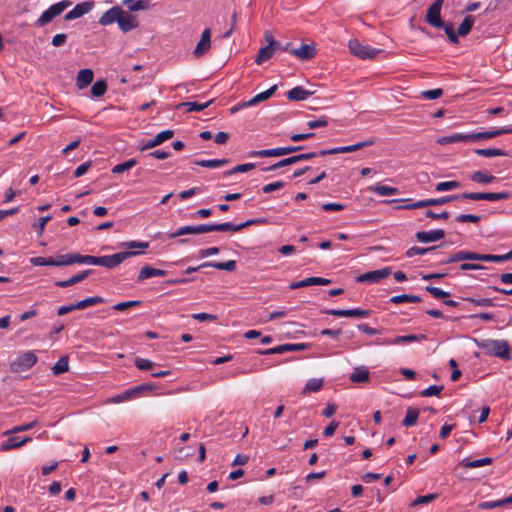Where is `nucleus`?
I'll list each match as a JSON object with an SVG mask.
<instances>
[{
  "instance_id": "obj_64",
  "label": "nucleus",
  "mask_w": 512,
  "mask_h": 512,
  "mask_svg": "<svg viewBox=\"0 0 512 512\" xmlns=\"http://www.w3.org/2000/svg\"><path fill=\"white\" fill-rule=\"evenodd\" d=\"M421 95L425 99H438L443 95V90L440 88L432 89V90H425L421 92Z\"/></svg>"
},
{
  "instance_id": "obj_4",
  "label": "nucleus",
  "mask_w": 512,
  "mask_h": 512,
  "mask_svg": "<svg viewBox=\"0 0 512 512\" xmlns=\"http://www.w3.org/2000/svg\"><path fill=\"white\" fill-rule=\"evenodd\" d=\"M482 349H485L489 355L501 358L503 360H510V347L505 340H485L479 345Z\"/></svg>"
},
{
  "instance_id": "obj_26",
  "label": "nucleus",
  "mask_w": 512,
  "mask_h": 512,
  "mask_svg": "<svg viewBox=\"0 0 512 512\" xmlns=\"http://www.w3.org/2000/svg\"><path fill=\"white\" fill-rule=\"evenodd\" d=\"M331 283L330 279L322 278V277H308L298 282H292L289 285V288L294 290L302 287L312 286V285H328Z\"/></svg>"
},
{
  "instance_id": "obj_5",
  "label": "nucleus",
  "mask_w": 512,
  "mask_h": 512,
  "mask_svg": "<svg viewBox=\"0 0 512 512\" xmlns=\"http://www.w3.org/2000/svg\"><path fill=\"white\" fill-rule=\"evenodd\" d=\"M348 48L352 55L362 60L373 59L381 52L380 49L360 43L358 39L349 40Z\"/></svg>"
},
{
  "instance_id": "obj_25",
  "label": "nucleus",
  "mask_w": 512,
  "mask_h": 512,
  "mask_svg": "<svg viewBox=\"0 0 512 512\" xmlns=\"http://www.w3.org/2000/svg\"><path fill=\"white\" fill-rule=\"evenodd\" d=\"M416 238L422 243L434 242L441 240L445 237V231L443 229H436L432 231H419L416 233Z\"/></svg>"
},
{
  "instance_id": "obj_40",
  "label": "nucleus",
  "mask_w": 512,
  "mask_h": 512,
  "mask_svg": "<svg viewBox=\"0 0 512 512\" xmlns=\"http://www.w3.org/2000/svg\"><path fill=\"white\" fill-rule=\"evenodd\" d=\"M474 153L482 157L508 156V152L500 148L475 149Z\"/></svg>"
},
{
  "instance_id": "obj_50",
  "label": "nucleus",
  "mask_w": 512,
  "mask_h": 512,
  "mask_svg": "<svg viewBox=\"0 0 512 512\" xmlns=\"http://www.w3.org/2000/svg\"><path fill=\"white\" fill-rule=\"evenodd\" d=\"M459 199H462V194L461 195H451V196H444V197H440V198L427 199V204H428V207L429 206H439V205H443V204H446L448 202H451V201H454V200H459Z\"/></svg>"
},
{
  "instance_id": "obj_8",
  "label": "nucleus",
  "mask_w": 512,
  "mask_h": 512,
  "mask_svg": "<svg viewBox=\"0 0 512 512\" xmlns=\"http://www.w3.org/2000/svg\"><path fill=\"white\" fill-rule=\"evenodd\" d=\"M427 340L425 334H408L396 336L394 338H381L376 339L373 344L377 346H387V345H399V344H408L412 342H418Z\"/></svg>"
},
{
  "instance_id": "obj_24",
  "label": "nucleus",
  "mask_w": 512,
  "mask_h": 512,
  "mask_svg": "<svg viewBox=\"0 0 512 512\" xmlns=\"http://www.w3.org/2000/svg\"><path fill=\"white\" fill-rule=\"evenodd\" d=\"M92 8H93L92 2L79 3L64 16V19L69 21V20L80 18L83 15L90 12Z\"/></svg>"
},
{
  "instance_id": "obj_61",
  "label": "nucleus",
  "mask_w": 512,
  "mask_h": 512,
  "mask_svg": "<svg viewBox=\"0 0 512 512\" xmlns=\"http://www.w3.org/2000/svg\"><path fill=\"white\" fill-rule=\"evenodd\" d=\"M77 263L89 264V265H99L100 264V256L98 257V256L79 254Z\"/></svg>"
},
{
  "instance_id": "obj_53",
  "label": "nucleus",
  "mask_w": 512,
  "mask_h": 512,
  "mask_svg": "<svg viewBox=\"0 0 512 512\" xmlns=\"http://www.w3.org/2000/svg\"><path fill=\"white\" fill-rule=\"evenodd\" d=\"M30 263L33 266H57L56 258L53 257H33L30 259Z\"/></svg>"
},
{
  "instance_id": "obj_32",
  "label": "nucleus",
  "mask_w": 512,
  "mask_h": 512,
  "mask_svg": "<svg viewBox=\"0 0 512 512\" xmlns=\"http://www.w3.org/2000/svg\"><path fill=\"white\" fill-rule=\"evenodd\" d=\"M437 142L441 145H446L457 142H472V139H470V134L455 133L452 135L440 137Z\"/></svg>"
},
{
  "instance_id": "obj_37",
  "label": "nucleus",
  "mask_w": 512,
  "mask_h": 512,
  "mask_svg": "<svg viewBox=\"0 0 512 512\" xmlns=\"http://www.w3.org/2000/svg\"><path fill=\"white\" fill-rule=\"evenodd\" d=\"M323 384H324V381L322 378L309 379L306 382L304 389L302 390V394L307 395L312 392H318L322 389Z\"/></svg>"
},
{
  "instance_id": "obj_29",
  "label": "nucleus",
  "mask_w": 512,
  "mask_h": 512,
  "mask_svg": "<svg viewBox=\"0 0 512 512\" xmlns=\"http://www.w3.org/2000/svg\"><path fill=\"white\" fill-rule=\"evenodd\" d=\"M31 439L29 437L20 438L18 436H11L6 441L2 442L1 450L9 451L12 449L19 448L29 442Z\"/></svg>"
},
{
  "instance_id": "obj_15",
  "label": "nucleus",
  "mask_w": 512,
  "mask_h": 512,
  "mask_svg": "<svg viewBox=\"0 0 512 512\" xmlns=\"http://www.w3.org/2000/svg\"><path fill=\"white\" fill-rule=\"evenodd\" d=\"M118 27L123 33H127L139 26V21L135 15L122 9V14L118 19Z\"/></svg>"
},
{
  "instance_id": "obj_34",
  "label": "nucleus",
  "mask_w": 512,
  "mask_h": 512,
  "mask_svg": "<svg viewBox=\"0 0 512 512\" xmlns=\"http://www.w3.org/2000/svg\"><path fill=\"white\" fill-rule=\"evenodd\" d=\"M93 71L91 69H82L78 72L76 84L79 89L87 87L93 81Z\"/></svg>"
},
{
  "instance_id": "obj_33",
  "label": "nucleus",
  "mask_w": 512,
  "mask_h": 512,
  "mask_svg": "<svg viewBox=\"0 0 512 512\" xmlns=\"http://www.w3.org/2000/svg\"><path fill=\"white\" fill-rule=\"evenodd\" d=\"M276 90H277V85H273L268 90L261 92V93L257 94L256 96H254L253 98H251L250 100L244 102L242 104V106H253L262 101H265V100L269 99L275 93Z\"/></svg>"
},
{
  "instance_id": "obj_59",
  "label": "nucleus",
  "mask_w": 512,
  "mask_h": 512,
  "mask_svg": "<svg viewBox=\"0 0 512 512\" xmlns=\"http://www.w3.org/2000/svg\"><path fill=\"white\" fill-rule=\"evenodd\" d=\"M425 290L429 292L433 297L437 299H444L450 296L449 292H446L438 287L426 286Z\"/></svg>"
},
{
  "instance_id": "obj_52",
  "label": "nucleus",
  "mask_w": 512,
  "mask_h": 512,
  "mask_svg": "<svg viewBox=\"0 0 512 512\" xmlns=\"http://www.w3.org/2000/svg\"><path fill=\"white\" fill-rule=\"evenodd\" d=\"M256 167V164L255 163H245V164H240V165H237L235 167H233L232 169L230 170H227L223 173V176L226 177V176H230V175H233L235 173H244V172H248L252 169H254Z\"/></svg>"
},
{
  "instance_id": "obj_49",
  "label": "nucleus",
  "mask_w": 512,
  "mask_h": 512,
  "mask_svg": "<svg viewBox=\"0 0 512 512\" xmlns=\"http://www.w3.org/2000/svg\"><path fill=\"white\" fill-rule=\"evenodd\" d=\"M390 302L394 304L409 302V303H419L421 302V298L417 295H408V294H401L396 295L390 298Z\"/></svg>"
},
{
  "instance_id": "obj_39",
  "label": "nucleus",
  "mask_w": 512,
  "mask_h": 512,
  "mask_svg": "<svg viewBox=\"0 0 512 512\" xmlns=\"http://www.w3.org/2000/svg\"><path fill=\"white\" fill-rule=\"evenodd\" d=\"M474 22L475 18L473 16H466L458 27V31L456 33L457 37H465L466 35H468L474 25Z\"/></svg>"
},
{
  "instance_id": "obj_46",
  "label": "nucleus",
  "mask_w": 512,
  "mask_h": 512,
  "mask_svg": "<svg viewBox=\"0 0 512 512\" xmlns=\"http://www.w3.org/2000/svg\"><path fill=\"white\" fill-rule=\"evenodd\" d=\"M210 230L211 231H219V232H227V231H232V232H238L240 231V225H235L231 222H225V223H220V224H210Z\"/></svg>"
},
{
  "instance_id": "obj_48",
  "label": "nucleus",
  "mask_w": 512,
  "mask_h": 512,
  "mask_svg": "<svg viewBox=\"0 0 512 512\" xmlns=\"http://www.w3.org/2000/svg\"><path fill=\"white\" fill-rule=\"evenodd\" d=\"M470 180L481 184H489L495 180V176L475 171L470 175Z\"/></svg>"
},
{
  "instance_id": "obj_18",
  "label": "nucleus",
  "mask_w": 512,
  "mask_h": 512,
  "mask_svg": "<svg viewBox=\"0 0 512 512\" xmlns=\"http://www.w3.org/2000/svg\"><path fill=\"white\" fill-rule=\"evenodd\" d=\"M510 133H512V125L510 127H503L499 129H492L489 131L471 133L470 139H472V141L486 140Z\"/></svg>"
},
{
  "instance_id": "obj_44",
  "label": "nucleus",
  "mask_w": 512,
  "mask_h": 512,
  "mask_svg": "<svg viewBox=\"0 0 512 512\" xmlns=\"http://www.w3.org/2000/svg\"><path fill=\"white\" fill-rule=\"evenodd\" d=\"M54 375H60L69 370L68 356H62L51 368Z\"/></svg>"
},
{
  "instance_id": "obj_45",
  "label": "nucleus",
  "mask_w": 512,
  "mask_h": 512,
  "mask_svg": "<svg viewBox=\"0 0 512 512\" xmlns=\"http://www.w3.org/2000/svg\"><path fill=\"white\" fill-rule=\"evenodd\" d=\"M214 100L207 101L205 103L198 102H182L177 107H185L188 112L192 111H202L207 108L210 104L213 103Z\"/></svg>"
},
{
  "instance_id": "obj_20",
  "label": "nucleus",
  "mask_w": 512,
  "mask_h": 512,
  "mask_svg": "<svg viewBox=\"0 0 512 512\" xmlns=\"http://www.w3.org/2000/svg\"><path fill=\"white\" fill-rule=\"evenodd\" d=\"M289 52L302 61H308L315 57L316 48L313 44H302L299 48L291 49Z\"/></svg>"
},
{
  "instance_id": "obj_31",
  "label": "nucleus",
  "mask_w": 512,
  "mask_h": 512,
  "mask_svg": "<svg viewBox=\"0 0 512 512\" xmlns=\"http://www.w3.org/2000/svg\"><path fill=\"white\" fill-rule=\"evenodd\" d=\"M349 379L353 383H365L370 379L369 370L364 366L355 367Z\"/></svg>"
},
{
  "instance_id": "obj_13",
  "label": "nucleus",
  "mask_w": 512,
  "mask_h": 512,
  "mask_svg": "<svg viewBox=\"0 0 512 512\" xmlns=\"http://www.w3.org/2000/svg\"><path fill=\"white\" fill-rule=\"evenodd\" d=\"M325 314L338 316V317H355V318H367L371 315V310H365L360 308L353 309H329L324 311Z\"/></svg>"
},
{
  "instance_id": "obj_63",
  "label": "nucleus",
  "mask_w": 512,
  "mask_h": 512,
  "mask_svg": "<svg viewBox=\"0 0 512 512\" xmlns=\"http://www.w3.org/2000/svg\"><path fill=\"white\" fill-rule=\"evenodd\" d=\"M135 366L139 370L147 371L153 368L154 363L149 359H143V358H136L135 360Z\"/></svg>"
},
{
  "instance_id": "obj_54",
  "label": "nucleus",
  "mask_w": 512,
  "mask_h": 512,
  "mask_svg": "<svg viewBox=\"0 0 512 512\" xmlns=\"http://www.w3.org/2000/svg\"><path fill=\"white\" fill-rule=\"evenodd\" d=\"M107 90V82L105 80H97L91 87V93L94 97H101Z\"/></svg>"
},
{
  "instance_id": "obj_16",
  "label": "nucleus",
  "mask_w": 512,
  "mask_h": 512,
  "mask_svg": "<svg viewBox=\"0 0 512 512\" xmlns=\"http://www.w3.org/2000/svg\"><path fill=\"white\" fill-rule=\"evenodd\" d=\"M210 228V224L183 226L171 233L169 237L173 239L182 235L208 233L211 232Z\"/></svg>"
},
{
  "instance_id": "obj_55",
  "label": "nucleus",
  "mask_w": 512,
  "mask_h": 512,
  "mask_svg": "<svg viewBox=\"0 0 512 512\" xmlns=\"http://www.w3.org/2000/svg\"><path fill=\"white\" fill-rule=\"evenodd\" d=\"M209 267L231 272L236 269V261L229 260L227 262H209Z\"/></svg>"
},
{
  "instance_id": "obj_2",
  "label": "nucleus",
  "mask_w": 512,
  "mask_h": 512,
  "mask_svg": "<svg viewBox=\"0 0 512 512\" xmlns=\"http://www.w3.org/2000/svg\"><path fill=\"white\" fill-rule=\"evenodd\" d=\"M443 3L444 0H435L426 11L425 21L434 28L443 29L448 40L453 44H457L459 43V39L456 35L453 23L445 22L441 17Z\"/></svg>"
},
{
  "instance_id": "obj_14",
  "label": "nucleus",
  "mask_w": 512,
  "mask_h": 512,
  "mask_svg": "<svg viewBox=\"0 0 512 512\" xmlns=\"http://www.w3.org/2000/svg\"><path fill=\"white\" fill-rule=\"evenodd\" d=\"M308 347L309 344L306 343L283 344L267 350H258L256 353L263 355L282 354L284 352L305 350Z\"/></svg>"
},
{
  "instance_id": "obj_41",
  "label": "nucleus",
  "mask_w": 512,
  "mask_h": 512,
  "mask_svg": "<svg viewBox=\"0 0 512 512\" xmlns=\"http://www.w3.org/2000/svg\"><path fill=\"white\" fill-rule=\"evenodd\" d=\"M78 253L61 254L56 257L57 266L73 265L78 262Z\"/></svg>"
},
{
  "instance_id": "obj_43",
  "label": "nucleus",
  "mask_w": 512,
  "mask_h": 512,
  "mask_svg": "<svg viewBox=\"0 0 512 512\" xmlns=\"http://www.w3.org/2000/svg\"><path fill=\"white\" fill-rule=\"evenodd\" d=\"M229 163L228 159H211V160H195L194 164L201 166V167H207V168H217L224 166Z\"/></svg>"
},
{
  "instance_id": "obj_17",
  "label": "nucleus",
  "mask_w": 512,
  "mask_h": 512,
  "mask_svg": "<svg viewBox=\"0 0 512 512\" xmlns=\"http://www.w3.org/2000/svg\"><path fill=\"white\" fill-rule=\"evenodd\" d=\"M280 47V42L273 40L272 36L270 35L269 44L265 47H262L255 59V62L260 65L264 63L265 61L272 58L274 52Z\"/></svg>"
},
{
  "instance_id": "obj_19",
  "label": "nucleus",
  "mask_w": 512,
  "mask_h": 512,
  "mask_svg": "<svg viewBox=\"0 0 512 512\" xmlns=\"http://www.w3.org/2000/svg\"><path fill=\"white\" fill-rule=\"evenodd\" d=\"M211 47V30L206 28L201 35L199 42L197 43L193 55L196 58H200L205 55Z\"/></svg>"
},
{
  "instance_id": "obj_28",
  "label": "nucleus",
  "mask_w": 512,
  "mask_h": 512,
  "mask_svg": "<svg viewBox=\"0 0 512 512\" xmlns=\"http://www.w3.org/2000/svg\"><path fill=\"white\" fill-rule=\"evenodd\" d=\"M312 94V91L306 90L302 86H296L289 90L286 96L290 101H304Z\"/></svg>"
},
{
  "instance_id": "obj_21",
  "label": "nucleus",
  "mask_w": 512,
  "mask_h": 512,
  "mask_svg": "<svg viewBox=\"0 0 512 512\" xmlns=\"http://www.w3.org/2000/svg\"><path fill=\"white\" fill-rule=\"evenodd\" d=\"M174 136L173 130H165L160 133H158L153 139L148 140L143 146H141L140 150L145 151L151 148H154L166 140L171 139Z\"/></svg>"
},
{
  "instance_id": "obj_10",
  "label": "nucleus",
  "mask_w": 512,
  "mask_h": 512,
  "mask_svg": "<svg viewBox=\"0 0 512 512\" xmlns=\"http://www.w3.org/2000/svg\"><path fill=\"white\" fill-rule=\"evenodd\" d=\"M36 362L37 356L35 353L33 351H27L11 362L10 369L13 372H23L33 367Z\"/></svg>"
},
{
  "instance_id": "obj_6",
  "label": "nucleus",
  "mask_w": 512,
  "mask_h": 512,
  "mask_svg": "<svg viewBox=\"0 0 512 512\" xmlns=\"http://www.w3.org/2000/svg\"><path fill=\"white\" fill-rule=\"evenodd\" d=\"M71 5V1L63 0L58 3L51 5L45 10L36 21V25L43 27L49 24L54 18L59 16L66 8Z\"/></svg>"
},
{
  "instance_id": "obj_58",
  "label": "nucleus",
  "mask_w": 512,
  "mask_h": 512,
  "mask_svg": "<svg viewBox=\"0 0 512 512\" xmlns=\"http://www.w3.org/2000/svg\"><path fill=\"white\" fill-rule=\"evenodd\" d=\"M461 186V183L458 182V181H445V182H440L436 185V188L435 190L436 191H449V190H453V189H456V188H459Z\"/></svg>"
},
{
  "instance_id": "obj_11",
  "label": "nucleus",
  "mask_w": 512,
  "mask_h": 512,
  "mask_svg": "<svg viewBox=\"0 0 512 512\" xmlns=\"http://www.w3.org/2000/svg\"><path fill=\"white\" fill-rule=\"evenodd\" d=\"M511 195L508 192H464L462 199L468 200H487V201H498L510 198Z\"/></svg>"
},
{
  "instance_id": "obj_60",
  "label": "nucleus",
  "mask_w": 512,
  "mask_h": 512,
  "mask_svg": "<svg viewBox=\"0 0 512 512\" xmlns=\"http://www.w3.org/2000/svg\"><path fill=\"white\" fill-rule=\"evenodd\" d=\"M443 389H444V387L442 385L441 386L431 385L428 388L421 391L420 395L422 397L439 396V394L442 392Z\"/></svg>"
},
{
  "instance_id": "obj_42",
  "label": "nucleus",
  "mask_w": 512,
  "mask_h": 512,
  "mask_svg": "<svg viewBox=\"0 0 512 512\" xmlns=\"http://www.w3.org/2000/svg\"><path fill=\"white\" fill-rule=\"evenodd\" d=\"M104 300L103 298L99 297V296H92V297H88L84 300H81L74 305V310H82V309H85L89 306H93V305H96V304H100L102 303Z\"/></svg>"
},
{
  "instance_id": "obj_36",
  "label": "nucleus",
  "mask_w": 512,
  "mask_h": 512,
  "mask_svg": "<svg viewBox=\"0 0 512 512\" xmlns=\"http://www.w3.org/2000/svg\"><path fill=\"white\" fill-rule=\"evenodd\" d=\"M122 4L128 8L129 12L147 10L150 8V3L147 0H123Z\"/></svg>"
},
{
  "instance_id": "obj_30",
  "label": "nucleus",
  "mask_w": 512,
  "mask_h": 512,
  "mask_svg": "<svg viewBox=\"0 0 512 512\" xmlns=\"http://www.w3.org/2000/svg\"><path fill=\"white\" fill-rule=\"evenodd\" d=\"M287 155L285 147H277L273 149H264L258 151H251L250 157H278Z\"/></svg>"
},
{
  "instance_id": "obj_7",
  "label": "nucleus",
  "mask_w": 512,
  "mask_h": 512,
  "mask_svg": "<svg viewBox=\"0 0 512 512\" xmlns=\"http://www.w3.org/2000/svg\"><path fill=\"white\" fill-rule=\"evenodd\" d=\"M154 388L155 386L151 383L140 384L132 388H129L120 394L115 395L114 397L111 398L110 402L121 403L136 398L144 392L152 391Z\"/></svg>"
},
{
  "instance_id": "obj_47",
  "label": "nucleus",
  "mask_w": 512,
  "mask_h": 512,
  "mask_svg": "<svg viewBox=\"0 0 512 512\" xmlns=\"http://www.w3.org/2000/svg\"><path fill=\"white\" fill-rule=\"evenodd\" d=\"M419 417V411L416 408H408L406 416L402 421V425L405 427L413 426L417 423Z\"/></svg>"
},
{
  "instance_id": "obj_57",
  "label": "nucleus",
  "mask_w": 512,
  "mask_h": 512,
  "mask_svg": "<svg viewBox=\"0 0 512 512\" xmlns=\"http://www.w3.org/2000/svg\"><path fill=\"white\" fill-rule=\"evenodd\" d=\"M464 300L474 304L475 306H481V307H492V306H495L493 300L490 299V298H479V299H476V298H473V297H466V298H464Z\"/></svg>"
},
{
  "instance_id": "obj_12",
  "label": "nucleus",
  "mask_w": 512,
  "mask_h": 512,
  "mask_svg": "<svg viewBox=\"0 0 512 512\" xmlns=\"http://www.w3.org/2000/svg\"><path fill=\"white\" fill-rule=\"evenodd\" d=\"M392 273L390 267H385L383 269L370 271L364 274L359 275L356 278V282L358 283H378L380 280L387 278Z\"/></svg>"
},
{
  "instance_id": "obj_62",
  "label": "nucleus",
  "mask_w": 512,
  "mask_h": 512,
  "mask_svg": "<svg viewBox=\"0 0 512 512\" xmlns=\"http://www.w3.org/2000/svg\"><path fill=\"white\" fill-rule=\"evenodd\" d=\"M51 218V215L40 217L39 219H37V221L33 223L32 227L38 231L39 235H41L45 229L47 222L50 221Z\"/></svg>"
},
{
  "instance_id": "obj_1",
  "label": "nucleus",
  "mask_w": 512,
  "mask_h": 512,
  "mask_svg": "<svg viewBox=\"0 0 512 512\" xmlns=\"http://www.w3.org/2000/svg\"><path fill=\"white\" fill-rule=\"evenodd\" d=\"M374 143H375V140L373 138H370L365 141H362V142H359V143H356L353 145H349V146H341V147L332 148V149H325V150H320L318 152L301 153V154L293 155V156H290V157H287V158H284V159L278 161V166H280V168H282L285 166H289V165L298 163L300 161L315 158L317 156H325V155H332V154H339V153H350V152H354L359 149H362L364 147L371 146Z\"/></svg>"
},
{
  "instance_id": "obj_3",
  "label": "nucleus",
  "mask_w": 512,
  "mask_h": 512,
  "mask_svg": "<svg viewBox=\"0 0 512 512\" xmlns=\"http://www.w3.org/2000/svg\"><path fill=\"white\" fill-rule=\"evenodd\" d=\"M485 261V262H505L508 261V255H493V254H480L476 252H471L467 250H460L452 255H450L447 259L442 260L441 264H450L459 261Z\"/></svg>"
},
{
  "instance_id": "obj_9",
  "label": "nucleus",
  "mask_w": 512,
  "mask_h": 512,
  "mask_svg": "<svg viewBox=\"0 0 512 512\" xmlns=\"http://www.w3.org/2000/svg\"><path fill=\"white\" fill-rule=\"evenodd\" d=\"M141 251H121L118 253H115L113 255H105L100 256V264L99 266L106 267L108 269H113L117 267L119 264H121L126 259L137 256L141 254Z\"/></svg>"
},
{
  "instance_id": "obj_22",
  "label": "nucleus",
  "mask_w": 512,
  "mask_h": 512,
  "mask_svg": "<svg viewBox=\"0 0 512 512\" xmlns=\"http://www.w3.org/2000/svg\"><path fill=\"white\" fill-rule=\"evenodd\" d=\"M92 272H93V270H91V269L83 270V271L79 272L78 274L71 276L67 280L56 281L55 285L60 288H67V287L73 286V285L85 280L87 277H89L92 274Z\"/></svg>"
},
{
  "instance_id": "obj_23",
  "label": "nucleus",
  "mask_w": 512,
  "mask_h": 512,
  "mask_svg": "<svg viewBox=\"0 0 512 512\" xmlns=\"http://www.w3.org/2000/svg\"><path fill=\"white\" fill-rule=\"evenodd\" d=\"M122 14V8L120 6H113L102 14L99 19V24L102 26H108L113 23H118L119 16Z\"/></svg>"
},
{
  "instance_id": "obj_27",
  "label": "nucleus",
  "mask_w": 512,
  "mask_h": 512,
  "mask_svg": "<svg viewBox=\"0 0 512 512\" xmlns=\"http://www.w3.org/2000/svg\"><path fill=\"white\" fill-rule=\"evenodd\" d=\"M167 275L166 270L157 269L149 265L144 266L138 275V281H144L151 277H164Z\"/></svg>"
},
{
  "instance_id": "obj_56",
  "label": "nucleus",
  "mask_w": 512,
  "mask_h": 512,
  "mask_svg": "<svg viewBox=\"0 0 512 512\" xmlns=\"http://www.w3.org/2000/svg\"><path fill=\"white\" fill-rule=\"evenodd\" d=\"M436 248H437V246H432V247H428V248L413 246L406 251V256L411 258L415 255H424L430 251L435 250Z\"/></svg>"
},
{
  "instance_id": "obj_38",
  "label": "nucleus",
  "mask_w": 512,
  "mask_h": 512,
  "mask_svg": "<svg viewBox=\"0 0 512 512\" xmlns=\"http://www.w3.org/2000/svg\"><path fill=\"white\" fill-rule=\"evenodd\" d=\"M369 191L375 192L378 195L381 196H388V195H395L399 193L398 188L386 186L382 184H376L373 186L368 187Z\"/></svg>"
},
{
  "instance_id": "obj_51",
  "label": "nucleus",
  "mask_w": 512,
  "mask_h": 512,
  "mask_svg": "<svg viewBox=\"0 0 512 512\" xmlns=\"http://www.w3.org/2000/svg\"><path fill=\"white\" fill-rule=\"evenodd\" d=\"M136 164H137V160L134 159V158H131V159L125 161V162H122V163H119V164L115 165L112 168L111 172L113 174H120V173H123V172L133 168L134 166H136Z\"/></svg>"
},
{
  "instance_id": "obj_35",
  "label": "nucleus",
  "mask_w": 512,
  "mask_h": 512,
  "mask_svg": "<svg viewBox=\"0 0 512 512\" xmlns=\"http://www.w3.org/2000/svg\"><path fill=\"white\" fill-rule=\"evenodd\" d=\"M493 460L490 457H485L481 459L471 460L470 458H465L459 462V466L464 468H478L486 465L492 464Z\"/></svg>"
}]
</instances>
